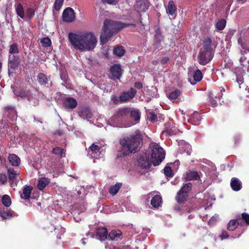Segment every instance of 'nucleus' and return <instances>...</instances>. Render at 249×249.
<instances>
[{
  "instance_id": "38",
  "label": "nucleus",
  "mask_w": 249,
  "mask_h": 249,
  "mask_svg": "<svg viewBox=\"0 0 249 249\" xmlns=\"http://www.w3.org/2000/svg\"><path fill=\"white\" fill-rule=\"evenodd\" d=\"M238 223L236 220H231L228 224V229L230 231H233L237 227Z\"/></svg>"
},
{
  "instance_id": "33",
  "label": "nucleus",
  "mask_w": 249,
  "mask_h": 249,
  "mask_svg": "<svg viewBox=\"0 0 249 249\" xmlns=\"http://www.w3.org/2000/svg\"><path fill=\"white\" fill-rule=\"evenodd\" d=\"M37 80L40 85H44L47 83L48 78L43 73H40L37 75Z\"/></svg>"
},
{
  "instance_id": "59",
  "label": "nucleus",
  "mask_w": 249,
  "mask_h": 249,
  "mask_svg": "<svg viewBox=\"0 0 249 249\" xmlns=\"http://www.w3.org/2000/svg\"><path fill=\"white\" fill-rule=\"evenodd\" d=\"M245 59H246V58H245V57H241L240 58V61L241 62H242V61H243L244 60H245Z\"/></svg>"
},
{
  "instance_id": "64",
  "label": "nucleus",
  "mask_w": 249,
  "mask_h": 249,
  "mask_svg": "<svg viewBox=\"0 0 249 249\" xmlns=\"http://www.w3.org/2000/svg\"><path fill=\"white\" fill-rule=\"evenodd\" d=\"M155 45H156V47L157 48L159 47V46L158 43H156Z\"/></svg>"
},
{
  "instance_id": "31",
  "label": "nucleus",
  "mask_w": 249,
  "mask_h": 249,
  "mask_svg": "<svg viewBox=\"0 0 249 249\" xmlns=\"http://www.w3.org/2000/svg\"><path fill=\"white\" fill-rule=\"evenodd\" d=\"M122 186V184L120 183H117L114 185L112 186L109 189V193L114 196L117 194L118 192L119 189H120Z\"/></svg>"
},
{
  "instance_id": "56",
  "label": "nucleus",
  "mask_w": 249,
  "mask_h": 249,
  "mask_svg": "<svg viewBox=\"0 0 249 249\" xmlns=\"http://www.w3.org/2000/svg\"><path fill=\"white\" fill-rule=\"evenodd\" d=\"M225 91V89L224 88L221 87L220 89V92L219 93L218 98H221L223 95V92Z\"/></svg>"
},
{
  "instance_id": "51",
  "label": "nucleus",
  "mask_w": 249,
  "mask_h": 249,
  "mask_svg": "<svg viewBox=\"0 0 249 249\" xmlns=\"http://www.w3.org/2000/svg\"><path fill=\"white\" fill-rule=\"evenodd\" d=\"M103 2H106L109 4L115 5L118 0H102Z\"/></svg>"
},
{
  "instance_id": "17",
  "label": "nucleus",
  "mask_w": 249,
  "mask_h": 249,
  "mask_svg": "<svg viewBox=\"0 0 249 249\" xmlns=\"http://www.w3.org/2000/svg\"><path fill=\"white\" fill-rule=\"evenodd\" d=\"M231 186L235 191H238L241 188V182L237 178H232L231 179Z\"/></svg>"
},
{
  "instance_id": "28",
  "label": "nucleus",
  "mask_w": 249,
  "mask_h": 249,
  "mask_svg": "<svg viewBox=\"0 0 249 249\" xmlns=\"http://www.w3.org/2000/svg\"><path fill=\"white\" fill-rule=\"evenodd\" d=\"M49 180L48 178H42L38 180L37 184V188L39 190H42L49 183Z\"/></svg>"
},
{
  "instance_id": "1",
  "label": "nucleus",
  "mask_w": 249,
  "mask_h": 249,
  "mask_svg": "<svg viewBox=\"0 0 249 249\" xmlns=\"http://www.w3.org/2000/svg\"><path fill=\"white\" fill-rule=\"evenodd\" d=\"M68 39L73 48L82 53L93 50L97 43L96 37L93 33L89 32L78 34L70 33Z\"/></svg>"
},
{
  "instance_id": "39",
  "label": "nucleus",
  "mask_w": 249,
  "mask_h": 249,
  "mask_svg": "<svg viewBox=\"0 0 249 249\" xmlns=\"http://www.w3.org/2000/svg\"><path fill=\"white\" fill-rule=\"evenodd\" d=\"M53 153L54 154L58 155L61 157L65 156V151L63 149H62L60 147H57L53 149Z\"/></svg>"
},
{
  "instance_id": "4",
  "label": "nucleus",
  "mask_w": 249,
  "mask_h": 249,
  "mask_svg": "<svg viewBox=\"0 0 249 249\" xmlns=\"http://www.w3.org/2000/svg\"><path fill=\"white\" fill-rule=\"evenodd\" d=\"M211 44L212 41L210 38H207L204 40L203 47L197 55V60L200 65H206L213 58Z\"/></svg>"
},
{
  "instance_id": "11",
  "label": "nucleus",
  "mask_w": 249,
  "mask_h": 249,
  "mask_svg": "<svg viewBox=\"0 0 249 249\" xmlns=\"http://www.w3.org/2000/svg\"><path fill=\"white\" fill-rule=\"evenodd\" d=\"M63 19L66 22H72L75 18L73 10L70 7L67 8L63 13Z\"/></svg>"
},
{
  "instance_id": "36",
  "label": "nucleus",
  "mask_w": 249,
  "mask_h": 249,
  "mask_svg": "<svg viewBox=\"0 0 249 249\" xmlns=\"http://www.w3.org/2000/svg\"><path fill=\"white\" fill-rule=\"evenodd\" d=\"M180 94V91L179 90H175L171 92L168 95L169 98L171 100H174L177 99Z\"/></svg>"
},
{
  "instance_id": "34",
  "label": "nucleus",
  "mask_w": 249,
  "mask_h": 249,
  "mask_svg": "<svg viewBox=\"0 0 249 249\" xmlns=\"http://www.w3.org/2000/svg\"><path fill=\"white\" fill-rule=\"evenodd\" d=\"M226 21L225 19L219 20L215 24V27L218 30H222L225 27Z\"/></svg>"
},
{
  "instance_id": "55",
  "label": "nucleus",
  "mask_w": 249,
  "mask_h": 249,
  "mask_svg": "<svg viewBox=\"0 0 249 249\" xmlns=\"http://www.w3.org/2000/svg\"><path fill=\"white\" fill-rule=\"evenodd\" d=\"M218 218V215H214L210 219V221H209V223H212L213 222V221H215Z\"/></svg>"
},
{
  "instance_id": "43",
  "label": "nucleus",
  "mask_w": 249,
  "mask_h": 249,
  "mask_svg": "<svg viewBox=\"0 0 249 249\" xmlns=\"http://www.w3.org/2000/svg\"><path fill=\"white\" fill-rule=\"evenodd\" d=\"M147 119L152 122H155L157 120V116L153 111L147 112Z\"/></svg>"
},
{
  "instance_id": "10",
  "label": "nucleus",
  "mask_w": 249,
  "mask_h": 249,
  "mask_svg": "<svg viewBox=\"0 0 249 249\" xmlns=\"http://www.w3.org/2000/svg\"><path fill=\"white\" fill-rule=\"evenodd\" d=\"M138 163L139 166L143 169L149 168L152 163L146 154H143L139 158Z\"/></svg>"
},
{
  "instance_id": "9",
  "label": "nucleus",
  "mask_w": 249,
  "mask_h": 249,
  "mask_svg": "<svg viewBox=\"0 0 249 249\" xmlns=\"http://www.w3.org/2000/svg\"><path fill=\"white\" fill-rule=\"evenodd\" d=\"M8 173L11 186L12 188H14L17 186L18 179L19 178L18 177L19 172L18 171H15L13 169L10 168L8 169ZM14 189H15V188H14Z\"/></svg>"
},
{
  "instance_id": "48",
  "label": "nucleus",
  "mask_w": 249,
  "mask_h": 249,
  "mask_svg": "<svg viewBox=\"0 0 249 249\" xmlns=\"http://www.w3.org/2000/svg\"><path fill=\"white\" fill-rule=\"evenodd\" d=\"M18 53V46L16 44H12L10 46L9 53Z\"/></svg>"
},
{
  "instance_id": "52",
  "label": "nucleus",
  "mask_w": 249,
  "mask_h": 249,
  "mask_svg": "<svg viewBox=\"0 0 249 249\" xmlns=\"http://www.w3.org/2000/svg\"><path fill=\"white\" fill-rule=\"evenodd\" d=\"M228 237L229 235L226 231H223L220 236V237L221 239V240L226 239Z\"/></svg>"
},
{
  "instance_id": "22",
  "label": "nucleus",
  "mask_w": 249,
  "mask_h": 249,
  "mask_svg": "<svg viewBox=\"0 0 249 249\" xmlns=\"http://www.w3.org/2000/svg\"><path fill=\"white\" fill-rule=\"evenodd\" d=\"M200 116L198 113H194L188 122L194 125H197L200 124Z\"/></svg>"
},
{
  "instance_id": "6",
  "label": "nucleus",
  "mask_w": 249,
  "mask_h": 249,
  "mask_svg": "<svg viewBox=\"0 0 249 249\" xmlns=\"http://www.w3.org/2000/svg\"><path fill=\"white\" fill-rule=\"evenodd\" d=\"M130 113V118L131 119V123L127 126L136 124L140 119L141 114L138 109H128L124 108L120 110V114L121 115H126Z\"/></svg>"
},
{
  "instance_id": "54",
  "label": "nucleus",
  "mask_w": 249,
  "mask_h": 249,
  "mask_svg": "<svg viewBox=\"0 0 249 249\" xmlns=\"http://www.w3.org/2000/svg\"><path fill=\"white\" fill-rule=\"evenodd\" d=\"M169 59L167 57H164L161 60V63L163 65H165L167 63V62L169 61Z\"/></svg>"
},
{
  "instance_id": "30",
  "label": "nucleus",
  "mask_w": 249,
  "mask_h": 249,
  "mask_svg": "<svg viewBox=\"0 0 249 249\" xmlns=\"http://www.w3.org/2000/svg\"><path fill=\"white\" fill-rule=\"evenodd\" d=\"M199 178V176L197 172L195 171H189L187 173L185 177L186 180H197Z\"/></svg>"
},
{
  "instance_id": "46",
  "label": "nucleus",
  "mask_w": 249,
  "mask_h": 249,
  "mask_svg": "<svg viewBox=\"0 0 249 249\" xmlns=\"http://www.w3.org/2000/svg\"><path fill=\"white\" fill-rule=\"evenodd\" d=\"M64 0H56L54 4V7L56 11H59L63 3Z\"/></svg>"
},
{
  "instance_id": "37",
  "label": "nucleus",
  "mask_w": 249,
  "mask_h": 249,
  "mask_svg": "<svg viewBox=\"0 0 249 249\" xmlns=\"http://www.w3.org/2000/svg\"><path fill=\"white\" fill-rule=\"evenodd\" d=\"M2 203L6 207H9L11 204V198L8 195H4L2 197Z\"/></svg>"
},
{
  "instance_id": "14",
  "label": "nucleus",
  "mask_w": 249,
  "mask_h": 249,
  "mask_svg": "<svg viewBox=\"0 0 249 249\" xmlns=\"http://www.w3.org/2000/svg\"><path fill=\"white\" fill-rule=\"evenodd\" d=\"M149 6V3L143 0H137L135 5V9L138 12L146 11Z\"/></svg>"
},
{
  "instance_id": "53",
  "label": "nucleus",
  "mask_w": 249,
  "mask_h": 249,
  "mask_svg": "<svg viewBox=\"0 0 249 249\" xmlns=\"http://www.w3.org/2000/svg\"><path fill=\"white\" fill-rule=\"evenodd\" d=\"M18 63L17 62H10L9 63V68H12V69H16L18 67Z\"/></svg>"
},
{
  "instance_id": "3",
  "label": "nucleus",
  "mask_w": 249,
  "mask_h": 249,
  "mask_svg": "<svg viewBox=\"0 0 249 249\" xmlns=\"http://www.w3.org/2000/svg\"><path fill=\"white\" fill-rule=\"evenodd\" d=\"M141 138L139 133L132 135L120 140V144L124 151V154L127 155L129 153H135L138 150L140 145Z\"/></svg>"
},
{
  "instance_id": "27",
  "label": "nucleus",
  "mask_w": 249,
  "mask_h": 249,
  "mask_svg": "<svg viewBox=\"0 0 249 249\" xmlns=\"http://www.w3.org/2000/svg\"><path fill=\"white\" fill-rule=\"evenodd\" d=\"M16 11L17 15L22 19H25V15L23 10V7L20 3H18L16 5Z\"/></svg>"
},
{
  "instance_id": "13",
  "label": "nucleus",
  "mask_w": 249,
  "mask_h": 249,
  "mask_svg": "<svg viewBox=\"0 0 249 249\" xmlns=\"http://www.w3.org/2000/svg\"><path fill=\"white\" fill-rule=\"evenodd\" d=\"M136 93V90L131 88L128 92L123 93L120 96V100L121 102H126L132 99L135 96Z\"/></svg>"
},
{
  "instance_id": "62",
  "label": "nucleus",
  "mask_w": 249,
  "mask_h": 249,
  "mask_svg": "<svg viewBox=\"0 0 249 249\" xmlns=\"http://www.w3.org/2000/svg\"><path fill=\"white\" fill-rule=\"evenodd\" d=\"M85 240H86V239H82V243H83V244H84V245H85V244H86Z\"/></svg>"
},
{
  "instance_id": "45",
  "label": "nucleus",
  "mask_w": 249,
  "mask_h": 249,
  "mask_svg": "<svg viewBox=\"0 0 249 249\" xmlns=\"http://www.w3.org/2000/svg\"><path fill=\"white\" fill-rule=\"evenodd\" d=\"M166 132L170 135L176 134L178 131V130L177 128H176L174 126H172L171 128H168L167 126H166Z\"/></svg>"
},
{
  "instance_id": "18",
  "label": "nucleus",
  "mask_w": 249,
  "mask_h": 249,
  "mask_svg": "<svg viewBox=\"0 0 249 249\" xmlns=\"http://www.w3.org/2000/svg\"><path fill=\"white\" fill-rule=\"evenodd\" d=\"M217 91L214 90L209 92V102L213 107H215L217 105V102L215 99L217 98Z\"/></svg>"
},
{
  "instance_id": "8",
  "label": "nucleus",
  "mask_w": 249,
  "mask_h": 249,
  "mask_svg": "<svg viewBox=\"0 0 249 249\" xmlns=\"http://www.w3.org/2000/svg\"><path fill=\"white\" fill-rule=\"evenodd\" d=\"M105 151L100 146L94 143L92 144L89 148L88 155L91 158L94 159H100L103 157Z\"/></svg>"
},
{
  "instance_id": "49",
  "label": "nucleus",
  "mask_w": 249,
  "mask_h": 249,
  "mask_svg": "<svg viewBox=\"0 0 249 249\" xmlns=\"http://www.w3.org/2000/svg\"><path fill=\"white\" fill-rule=\"evenodd\" d=\"M6 181V176L5 174H0V184H4Z\"/></svg>"
},
{
  "instance_id": "2",
  "label": "nucleus",
  "mask_w": 249,
  "mask_h": 249,
  "mask_svg": "<svg viewBox=\"0 0 249 249\" xmlns=\"http://www.w3.org/2000/svg\"><path fill=\"white\" fill-rule=\"evenodd\" d=\"M129 26H134V24H125L110 19H106L100 36L101 44H106L114 34L118 32L122 28Z\"/></svg>"
},
{
  "instance_id": "57",
  "label": "nucleus",
  "mask_w": 249,
  "mask_h": 249,
  "mask_svg": "<svg viewBox=\"0 0 249 249\" xmlns=\"http://www.w3.org/2000/svg\"><path fill=\"white\" fill-rule=\"evenodd\" d=\"M135 87L137 89H141L142 87V85L140 82H136L135 84Z\"/></svg>"
},
{
  "instance_id": "23",
  "label": "nucleus",
  "mask_w": 249,
  "mask_h": 249,
  "mask_svg": "<svg viewBox=\"0 0 249 249\" xmlns=\"http://www.w3.org/2000/svg\"><path fill=\"white\" fill-rule=\"evenodd\" d=\"M122 235V232L120 231H112L108 234V238L111 240H118Z\"/></svg>"
},
{
  "instance_id": "7",
  "label": "nucleus",
  "mask_w": 249,
  "mask_h": 249,
  "mask_svg": "<svg viewBox=\"0 0 249 249\" xmlns=\"http://www.w3.org/2000/svg\"><path fill=\"white\" fill-rule=\"evenodd\" d=\"M192 187L191 183L185 184L179 191L176 196V199L179 203L183 202L188 196V192L191 190Z\"/></svg>"
},
{
  "instance_id": "24",
  "label": "nucleus",
  "mask_w": 249,
  "mask_h": 249,
  "mask_svg": "<svg viewBox=\"0 0 249 249\" xmlns=\"http://www.w3.org/2000/svg\"><path fill=\"white\" fill-rule=\"evenodd\" d=\"M79 116L84 119H89L92 117V113L88 108H85L79 113Z\"/></svg>"
},
{
  "instance_id": "29",
  "label": "nucleus",
  "mask_w": 249,
  "mask_h": 249,
  "mask_svg": "<svg viewBox=\"0 0 249 249\" xmlns=\"http://www.w3.org/2000/svg\"><path fill=\"white\" fill-rule=\"evenodd\" d=\"M6 114L8 116L9 118H10V115H12L11 117V119L12 121L15 120L17 118V113L16 111L13 108L7 107L6 108Z\"/></svg>"
},
{
  "instance_id": "16",
  "label": "nucleus",
  "mask_w": 249,
  "mask_h": 249,
  "mask_svg": "<svg viewBox=\"0 0 249 249\" xmlns=\"http://www.w3.org/2000/svg\"><path fill=\"white\" fill-rule=\"evenodd\" d=\"M77 105V101L73 98H66L65 100L64 106L66 108H74L76 107Z\"/></svg>"
},
{
  "instance_id": "26",
  "label": "nucleus",
  "mask_w": 249,
  "mask_h": 249,
  "mask_svg": "<svg viewBox=\"0 0 249 249\" xmlns=\"http://www.w3.org/2000/svg\"><path fill=\"white\" fill-rule=\"evenodd\" d=\"M161 203V197L159 195L155 196L151 200V204L154 208H157L160 206Z\"/></svg>"
},
{
  "instance_id": "35",
  "label": "nucleus",
  "mask_w": 249,
  "mask_h": 249,
  "mask_svg": "<svg viewBox=\"0 0 249 249\" xmlns=\"http://www.w3.org/2000/svg\"><path fill=\"white\" fill-rule=\"evenodd\" d=\"M0 216L2 219H10L14 216L13 213L11 211L1 212L0 213Z\"/></svg>"
},
{
  "instance_id": "60",
  "label": "nucleus",
  "mask_w": 249,
  "mask_h": 249,
  "mask_svg": "<svg viewBox=\"0 0 249 249\" xmlns=\"http://www.w3.org/2000/svg\"><path fill=\"white\" fill-rule=\"evenodd\" d=\"M152 63L154 65H157L158 64V61L157 60H154Z\"/></svg>"
},
{
  "instance_id": "21",
  "label": "nucleus",
  "mask_w": 249,
  "mask_h": 249,
  "mask_svg": "<svg viewBox=\"0 0 249 249\" xmlns=\"http://www.w3.org/2000/svg\"><path fill=\"white\" fill-rule=\"evenodd\" d=\"M8 160L13 166H18L20 162L19 158L15 154H10L9 156Z\"/></svg>"
},
{
  "instance_id": "32",
  "label": "nucleus",
  "mask_w": 249,
  "mask_h": 249,
  "mask_svg": "<svg viewBox=\"0 0 249 249\" xmlns=\"http://www.w3.org/2000/svg\"><path fill=\"white\" fill-rule=\"evenodd\" d=\"M238 42L239 44H240L242 48L244 50L245 53L247 52L249 53V46L246 41H243L240 38L238 39Z\"/></svg>"
},
{
  "instance_id": "15",
  "label": "nucleus",
  "mask_w": 249,
  "mask_h": 249,
  "mask_svg": "<svg viewBox=\"0 0 249 249\" xmlns=\"http://www.w3.org/2000/svg\"><path fill=\"white\" fill-rule=\"evenodd\" d=\"M107 231L106 228H99L96 231V236L97 238L103 241L107 238Z\"/></svg>"
},
{
  "instance_id": "47",
  "label": "nucleus",
  "mask_w": 249,
  "mask_h": 249,
  "mask_svg": "<svg viewBox=\"0 0 249 249\" xmlns=\"http://www.w3.org/2000/svg\"><path fill=\"white\" fill-rule=\"evenodd\" d=\"M164 173L167 177H171L173 176L171 168L168 166H166L164 168Z\"/></svg>"
},
{
  "instance_id": "25",
  "label": "nucleus",
  "mask_w": 249,
  "mask_h": 249,
  "mask_svg": "<svg viewBox=\"0 0 249 249\" xmlns=\"http://www.w3.org/2000/svg\"><path fill=\"white\" fill-rule=\"evenodd\" d=\"M235 73L236 75V81L241 85L243 83V74L245 73L244 71L242 69L238 68L236 70Z\"/></svg>"
},
{
  "instance_id": "20",
  "label": "nucleus",
  "mask_w": 249,
  "mask_h": 249,
  "mask_svg": "<svg viewBox=\"0 0 249 249\" xmlns=\"http://www.w3.org/2000/svg\"><path fill=\"white\" fill-rule=\"evenodd\" d=\"M32 187L30 186H26L23 189L22 194H20V197L24 199H28L30 196Z\"/></svg>"
},
{
  "instance_id": "58",
  "label": "nucleus",
  "mask_w": 249,
  "mask_h": 249,
  "mask_svg": "<svg viewBox=\"0 0 249 249\" xmlns=\"http://www.w3.org/2000/svg\"><path fill=\"white\" fill-rule=\"evenodd\" d=\"M178 164H179V161L178 160L175 161V162L174 163V164H175L176 165H178Z\"/></svg>"
},
{
  "instance_id": "50",
  "label": "nucleus",
  "mask_w": 249,
  "mask_h": 249,
  "mask_svg": "<svg viewBox=\"0 0 249 249\" xmlns=\"http://www.w3.org/2000/svg\"><path fill=\"white\" fill-rule=\"evenodd\" d=\"M242 217L247 224L249 225V214L247 213H243L242 214Z\"/></svg>"
},
{
  "instance_id": "5",
  "label": "nucleus",
  "mask_w": 249,
  "mask_h": 249,
  "mask_svg": "<svg viewBox=\"0 0 249 249\" xmlns=\"http://www.w3.org/2000/svg\"><path fill=\"white\" fill-rule=\"evenodd\" d=\"M151 149L150 161L154 165H158L165 158V152L157 143H151L150 144Z\"/></svg>"
},
{
  "instance_id": "42",
  "label": "nucleus",
  "mask_w": 249,
  "mask_h": 249,
  "mask_svg": "<svg viewBox=\"0 0 249 249\" xmlns=\"http://www.w3.org/2000/svg\"><path fill=\"white\" fill-rule=\"evenodd\" d=\"M193 77L194 80L198 82L200 81L202 78V74L201 71L199 70H197L194 73Z\"/></svg>"
},
{
  "instance_id": "44",
  "label": "nucleus",
  "mask_w": 249,
  "mask_h": 249,
  "mask_svg": "<svg viewBox=\"0 0 249 249\" xmlns=\"http://www.w3.org/2000/svg\"><path fill=\"white\" fill-rule=\"evenodd\" d=\"M41 42L42 44V46L44 47H47L51 45V41L48 37H45L41 39Z\"/></svg>"
},
{
  "instance_id": "41",
  "label": "nucleus",
  "mask_w": 249,
  "mask_h": 249,
  "mask_svg": "<svg viewBox=\"0 0 249 249\" xmlns=\"http://www.w3.org/2000/svg\"><path fill=\"white\" fill-rule=\"evenodd\" d=\"M35 12L33 8H28L26 11L25 19L26 18H32L35 15Z\"/></svg>"
},
{
  "instance_id": "12",
  "label": "nucleus",
  "mask_w": 249,
  "mask_h": 249,
  "mask_svg": "<svg viewBox=\"0 0 249 249\" xmlns=\"http://www.w3.org/2000/svg\"><path fill=\"white\" fill-rule=\"evenodd\" d=\"M110 71L112 74V78L119 79L122 75V69L120 65L115 64L110 68Z\"/></svg>"
},
{
  "instance_id": "61",
  "label": "nucleus",
  "mask_w": 249,
  "mask_h": 249,
  "mask_svg": "<svg viewBox=\"0 0 249 249\" xmlns=\"http://www.w3.org/2000/svg\"><path fill=\"white\" fill-rule=\"evenodd\" d=\"M116 118V117L114 116L113 117H112V118L110 119V121H109V122L111 123V122L113 121L114 119H115Z\"/></svg>"
},
{
  "instance_id": "63",
  "label": "nucleus",
  "mask_w": 249,
  "mask_h": 249,
  "mask_svg": "<svg viewBox=\"0 0 249 249\" xmlns=\"http://www.w3.org/2000/svg\"><path fill=\"white\" fill-rule=\"evenodd\" d=\"M129 249V247H128V246H125V247H124L123 248V249Z\"/></svg>"
},
{
  "instance_id": "19",
  "label": "nucleus",
  "mask_w": 249,
  "mask_h": 249,
  "mask_svg": "<svg viewBox=\"0 0 249 249\" xmlns=\"http://www.w3.org/2000/svg\"><path fill=\"white\" fill-rule=\"evenodd\" d=\"M166 12L169 16H173L176 11V7L173 1H170L166 7Z\"/></svg>"
},
{
  "instance_id": "40",
  "label": "nucleus",
  "mask_w": 249,
  "mask_h": 249,
  "mask_svg": "<svg viewBox=\"0 0 249 249\" xmlns=\"http://www.w3.org/2000/svg\"><path fill=\"white\" fill-rule=\"evenodd\" d=\"M125 51L122 47H117L114 50V53L118 56H122L124 54Z\"/></svg>"
}]
</instances>
